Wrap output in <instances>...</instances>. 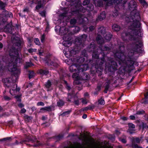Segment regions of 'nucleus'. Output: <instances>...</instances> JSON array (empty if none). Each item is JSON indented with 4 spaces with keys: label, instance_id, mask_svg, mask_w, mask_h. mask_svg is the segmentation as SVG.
<instances>
[{
    "label": "nucleus",
    "instance_id": "obj_38",
    "mask_svg": "<svg viewBox=\"0 0 148 148\" xmlns=\"http://www.w3.org/2000/svg\"><path fill=\"white\" fill-rule=\"evenodd\" d=\"M77 21L76 19L73 18L71 19L70 21V23L71 25H74L76 23Z\"/></svg>",
    "mask_w": 148,
    "mask_h": 148
},
{
    "label": "nucleus",
    "instance_id": "obj_5",
    "mask_svg": "<svg viewBox=\"0 0 148 148\" xmlns=\"http://www.w3.org/2000/svg\"><path fill=\"white\" fill-rule=\"evenodd\" d=\"M70 10L71 11H67L63 12L59 15L60 17H67V19H69L71 18V16L72 15L76 16L78 15L79 16V19L80 21V22L81 23H84V21L85 19H86L87 20L88 19L86 18H83V16L82 14L79 13V10H75L74 11H71V10H69V11Z\"/></svg>",
    "mask_w": 148,
    "mask_h": 148
},
{
    "label": "nucleus",
    "instance_id": "obj_33",
    "mask_svg": "<svg viewBox=\"0 0 148 148\" xmlns=\"http://www.w3.org/2000/svg\"><path fill=\"white\" fill-rule=\"evenodd\" d=\"M94 2L96 4H97V5L101 7L103 5V3L101 1H97L96 0H94Z\"/></svg>",
    "mask_w": 148,
    "mask_h": 148
},
{
    "label": "nucleus",
    "instance_id": "obj_59",
    "mask_svg": "<svg viewBox=\"0 0 148 148\" xmlns=\"http://www.w3.org/2000/svg\"><path fill=\"white\" fill-rule=\"evenodd\" d=\"M15 98L17 99L18 101H20V96L19 95L16 96L15 97Z\"/></svg>",
    "mask_w": 148,
    "mask_h": 148
},
{
    "label": "nucleus",
    "instance_id": "obj_57",
    "mask_svg": "<svg viewBox=\"0 0 148 148\" xmlns=\"http://www.w3.org/2000/svg\"><path fill=\"white\" fill-rule=\"evenodd\" d=\"M135 116L131 115L130 116V119L132 120H134L135 119Z\"/></svg>",
    "mask_w": 148,
    "mask_h": 148
},
{
    "label": "nucleus",
    "instance_id": "obj_44",
    "mask_svg": "<svg viewBox=\"0 0 148 148\" xmlns=\"http://www.w3.org/2000/svg\"><path fill=\"white\" fill-rule=\"evenodd\" d=\"M110 83V82L109 81L107 82L106 83V84L105 86V89L106 90H108L109 88V84Z\"/></svg>",
    "mask_w": 148,
    "mask_h": 148
},
{
    "label": "nucleus",
    "instance_id": "obj_32",
    "mask_svg": "<svg viewBox=\"0 0 148 148\" xmlns=\"http://www.w3.org/2000/svg\"><path fill=\"white\" fill-rule=\"evenodd\" d=\"M71 111V110H69L67 111L64 112L62 113L60 115L62 116H64L69 114Z\"/></svg>",
    "mask_w": 148,
    "mask_h": 148
},
{
    "label": "nucleus",
    "instance_id": "obj_46",
    "mask_svg": "<svg viewBox=\"0 0 148 148\" xmlns=\"http://www.w3.org/2000/svg\"><path fill=\"white\" fill-rule=\"evenodd\" d=\"M3 98L6 101H9L11 100V99L10 97L6 95L4 96Z\"/></svg>",
    "mask_w": 148,
    "mask_h": 148
},
{
    "label": "nucleus",
    "instance_id": "obj_8",
    "mask_svg": "<svg viewBox=\"0 0 148 148\" xmlns=\"http://www.w3.org/2000/svg\"><path fill=\"white\" fill-rule=\"evenodd\" d=\"M69 32L67 34L64 35L63 39L64 40L62 43V45L65 47H69L72 45V42L70 41L71 40V37Z\"/></svg>",
    "mask_w": 148,
    "mask_h": 148
},
{
    "label": "nucleus",
    "instance_id": "obj_27",
    "mask_svg": "<svg viewBox=\"0 0 148 148\" xmlns=\"http://www.w3.org/2000/svg\"><path fill=\"white\" fill-rule=\"evenodd\" d=\"M144 96L145 99L142 102V103L145 104H148V100L147 99L148 98V92L145 94Z\"/></svg>",
    "mask_w": 148,
    "mask_h": 148
},
{
    "label": "nucleus",
    "instance_id": "obj_31",
    "mask_svg": "<svg viewBox=\"0 0 148 148\" xmlns=\"http://www.w3.org/2000/svg\"><path fill=\"white\" fill-rule=\"evenodd\" d=\"M140 2L143 5L145 8H146L147 6V4L144 0H139Z\"/></svg>",
    "mask_w": 148,
    "mask_h": 148
},
{
    "label": "nucleus",
    "instance_id": "obj_43",
    "mask_svg": "<svg viewBox=\"0 0 148 148\" xmlns=\"http://www.w3.org/2000/svg\"><path fill=\"white\" fill-rule=\"evenodd\" d=\"M11 139V138L10 137H6V138H4L3 139H1L0 140V141H7V140L9 141Z\"/></svg>",
    "mask_w": 148,
    "mask_h": 148
},
{
    "label": "nucleus",
    "instance_id": "obj_29",
    "mask_svg": "<svg viewBox=\"0 0 148 148\" xmlns=\"http://www.w3.org/2000/svg\"><path fill=\"white\" fill-rule=\"evenodd\" d=\"M64 103L63 101L61 100H60L57 102V106L58 107H61L63 106Z\"/></svg>",
    "mask_w": 148,
    "mask_h": 148
},
{
    "label": "nucleus",
    "instance_id": "obj_28",
    "mask_svg": "<svg viewBox=\"0 0 148 148\" xmlns=\"http://www.w3.org/2000/svg\"><path fill=\"white\" fill-rule=\"evenodd\" d=\"M73 30V32H72V34H75L78 32L80 28L78 26H75L74 27V29H72Z\"/></svg>",
    "mask_w": 148,
    "mask_h": 148
},
{
    "label": "nucleus",
    "instance_id": "obj_18",
    "mask_svg": "<svg viewBox=\"0 0 148 148\" xmlns=\"http://www.w3.org/2000/svg\"><path fill=\"white\" fill-rule=\"evenodd\" d=\"M137 5L136 2L134 0H132L129 3L128 7L129 9H135L137 8Z\"/></svg>",
    "mask_w": 148,
    "mask_h": 148
},
{
    "label": "nucleus",
    "instance_id": "obj_11",
    "mask_svg": "<svg viewBox=\"0 0 148 148\" xmlns=\"http://www.w3.org/2000/svg\"><path fill=\"white\" fill-rule=\"evenodd\" d=\"M69 2L74 9L75 8L76 9H83L82 8L80 0H71L70 2Z\"/></svg>",
    "mask_w": 148,
    "mask_h": 148
},
{
    "label": "nucleus",
    "instance_id": "obj_36",
    "mask_svg": "<svg viewBox=\"0 0 148 148\" xmlns=\"http://www.w3.org/2000/svg\"><path fill=\"white\" fill-rule=\"evenodd\" d=\"M145 112L143 110L137 111L136 114H134L135 115H137L142 114H144Z\"/></svg>",
    "mask_w": 148,
    "mask_h": 148
},
{
    "label": "nucleus",
    "instance_id": "obj_42",
    "mask_svg": "<svg viewBox=\"0 0 148 148\" xmlns=\"http://www.w3.org/2000/svg\"><path fill=\"white\" fill-rule=\"evenodd\" d=\"M34 42L36 45H40V42L38 38H36L34 40Z\"/></svg>",
    "mask_w": 148,
    "mask_h": 148
},
{
    "label": "nucleus",
    "instance_id": "obj_35",
    "mask_svg": "<svg viewBox=\"0 0 148 148\" xmlns=\"http://www.w3.org/2000/svg\"><path fill=\"white\" fill-rule=\"evenodd\" d=\"M131 147L132 148H143L142 147L139 146L137 144H135L133 142L132 143Z\"/></svg>",
    "mask_w": 148,
    "mask_h": 148
},
{
    "label": "nucleus",
    "instance_id": "obj_12",
    "mask_svg": "<svg viewBox=\"0 0 148 148\" xmlns=\"http://www.w3.org/2000/svg\"><path fill=\"white\" fill-rule=\"evenodd\" d=\"M73 99L74 103L77 106L79 105V100L78 98V97L76 95L74 96L73 97L72 94H71L69 93L68 94V97L67 98V101H71V99Z\"/></svg>",
    "mask_w": 148,
    "mask_h": 148
},
{
    "label": "nucleus",
    "instance_id": "obj_9",
    "mask_svg": "<svg viewBox=\"0 0 148 148\" xmlns=\"http://www.w3.org/2000/svg\"><path fill=\"white\" fill-rule=\"evenodd\" d=\"M49 0H40L38 1L37 0H32V1L29 2V4H37L36 6V9H39L43 7V5L45 4Z\"/></svg>",
    "mask_w": 148,
    "mask_h": 148
},
{
    "label": "nucleus",
    "instance_id": "obj_54",
    "mask_svg": "<svg viewBox=\"0 0 148 148\" xmlns=\"http://www.w3.org/2000/svg\"><path fill=\"white\" fill-rule=\"evenodd\" d=\"M141 140V139H140V138H136L135 139V142L137 143H140Z\"/></svg>",
    "mask_w": 148,
    "mask_h": 148
},
{
    "label": "nucleus",
    "instance_id": "obj_45",
    "mask_svg": "<svg viewBox=\"0 0 148 148\" xmlns=\"http://www.w3.org/2000/svg\"><path fill=\"white\" fill-rule=\"evenodd\" d=\"M89 109V108L88 107H85V108H84L81 109V110H79V112H81L83 111H87Z\"/></svg>",
    "mask_w": 148,
    "mask_h": 148
},
{
    "label": "nucleus",
    "instance_id": "obj_24",
    "mask_svg": "<svg viewBox=\"0 0 148 148\" xmlns=\"http://www.w3.org/2000/svg\"><path fill=\"white\" fill-rule=\"evenodd\" d=\"M112 36L111 34L108 33L104 37L105 40L107 41H109L111 39Z\"/></svg>",
    "mask_w": 148,
    "mask_h": 148
},
{
    "label": "nucleus",
    "instance_id": "obj_10",
    "mask_svg": "<svg viewBox=\"0 0 148 148\" xmlns=\"http://www.w3.org/2000/svg\"><path fill=\"white\" fill-rule=\"evenodd\" d=\"M55 30L56 32H59V34L63 35L67 34L69 31L68 28L64 27H61L59 26H56L55 27Z\"/></svg>",
    "mask_w": 148,
    "mask_h": 148
},
{
    "label": "nucleus",
    "instance_id": "obj_2",
    "mask_svg": "<svg viewBox=\"0 0 148 148\" xmlns=\"http://www.w3.org/2000/svg\"><path fill=\"white\" fill-rule=\"evenodd\" d=\"M89 49H90L89 51L92 52V61L96 62V63H94L92 64V67L95 66L96 69V71L98 72V71L99 72L100 74H101V73L102 71V64L105 62L104 58L105 56H103V58H99V55L101 54V53L100 54H98L97 52L95 51V50L96 49L95 46L93 42H92L90 45Z\"/></svg>",
    "mask_w": 148,
    "mask_h": 148
},
{
    "label": "nucleus",
    "instance_id": "obj_61",
    "mask_svg": "<svg viewBox=\"0 0 148 148\" xmlns=\"http://www.w3.org/2000/svg\"><path fill=\"white\" fill-rule=\"evenodd\" d=\"M104 49V50L106 51L109 50H110V48L109 47H108L105 46Z\"/></svg>",
    "mask_w": 148,
    "mask_h": 148
},
{
    "label": "nucleus",
    "instance_id": "obj_62",
    "mask_svg": "<svg viewBox=\"0 0 148 148\" xmlns=\"http://www.w3.org/2000/svg\"><path fill=\"white\" fill-rule=\"evenodd\" d=\"M18 106L19 107L22 108L24 106V105L22 103H20L18 105Z\"/></svg>",
    "mask_w": 148,
    "mask_h": 148
},
{
    "label": "nucleus",
    "instance_id": "obj_1",
    "mask_svg": "<svg viewBox=\"0 0 148 148\" xmlns=\"http://www.w3.org/2000/svg\"><path fill=\"white\" fill-rule=\"evenodd\" d=\"M130 14H126L125 20L128 23H130L128 32H124L121 34V38L124 40H130L134 41L131 45L132 50L129 51L126 55L124 51L125 47L122 42L118 43L116 47L119 48L116 51L114 50L113 53L115 62L110 60V66L109 70L113 72L117 70L118 65L117 62L122 66L130 67L133 66L134 62L132 60V56L134 52H139L143 46L142 41V34L140 26V12L137 10H132L130 11Z\"/></svg>",
    "mask_w": 148,
    "mask_h": 148
},
{
    "label": "nucleus",
    "instance_id": "obj_64",
    "mask_svg": "<svg viewBox=\"0 0 148 148\" xmlns=\"http://www.w3.org/2000/svg\"><path fill=\"white\" fill-rule=\"evenodd\" d=\"M121 141L123 143H126V140L124 139H122L121 140Z\"/></svg>",
    "mask_w": 148,
    "mask_h": 148
},
{
    "label": "nucleus",
    "instance_id": "obj_49",
    "mask_svg": "<svg viewBox=\"0 0 148 148\" xmlns=\"http://www.w3.org/2000/svg\"><path fill=\"white\" fill-rule=\"evenodd\" d=\"M109 139L111 140L112 141H114L115 140V137L113 135H111L109 137Z\"/></svg>",
    "mask_w": 148,
    "mask_h": 148
},
{
    "label": "nucleus",
    "instance_id": "obj_58",
    "mask_svg": "<svg viewBox=\"0 0 148 148\" xmlns=\"http://www.w3.org/2000/svg\"><path fill=\"white\" fill-rule=\"evenodd\" d=\"M26 110L24 108H23L21 111V112L22 113H25L26 112Z\"/></svg>",
    "mask_w": 148,
    "mask_h": 148
},
{
    "label": "nucleus",
    "instance_id": "obj_48",
    "mask_svg": "<svg viewBox=\"0 0 148 148\" xmlns=\"http://www.w3.org/2000/svg\"><path fill=\"white\" fill-rule=\"evenodd\" d=\"M45 105L44 103L42 101L38 102L37 103V106H44Z\"/></svg>",
    "mask_w": 148,
    "mask_h": 148
},
{
    "label": "nucleus",
    "instance_id": "obj_21",
    "mask_svg": "<svg viewBox=\"0 0 148 148\" xmlns=\"http://www.w3.org/2000/svg\"><path fill=\"white\" fill-rule=\"evenodd\" d=\"M39 73L41 75H47L49 73V71L47 70H43L42 69L39 70L38 71Z\"/></svg>",
    "mask_w": 148,
    "mask_h": 148
},
{
    "label": "nucleus",
    "instance_id": "obj_41",
    "mask_svg": "<svg viewBox=\"0 0 148 148\" xmlns=\"http://www.w3.org/2000/svg\"><path fill=\"white\" fill-rule=\"evenodd\" d=\"M6 5V3H3L2 1L0 2V7L2 8H3Z\"/></svg>",
    "mask_w": 148,
    "mask_h": 148
},
{
    "label": "nucleus",
    "instance_id": "obj_16",
    "mask_svg": "<svg viewBox=\"0 0 148 148\" xmlns=\"http://www.w3.org/2000/svg\"><path fill=\"white\" fill-rule=\"evenodd\" d=\"M71 65L69 67L70 71L71 72H76V71H78V65L75 64V63H73V62H71Z\"/></svg>",
    "mask_w": 148,
    "mask_h": 148
},
{
    "label": "nucleus",
    "instance_id": "obj_51",
    "mask_svg": "<svg viewBox=\"0 0 148 148\" xmlns=\"http://www.w3.org/2000/svg\"><path fill=\"white\" fill-rule=\"evenodd\" d=\"M128 125L129 128H134L135 127V125L131 123H129Z\"/></svg>",
    "mask_w": 148,
    "mask_h": 148
},
{
    "label": "nucleus",
    "instance_id": "obj_23",
    "mask_svg": "<svg viewBox=\"0 0 148 148\" xmlns=\"http://www.w3.org/2000/svg\"><path fill=\"white\" fill-rule=\"evenodd\" d=\"M78 73H74L72 76L73 78L75 80H79L80 78L79 76V73L80 72L78 71Z\"/></svg>",
    "mask_w": 148,
    "mask_h": 148
},
{
    "label": "nucleus",
    "instance_id": "obj_7",
    "mask_svg": "<svg viewBox=\"0 0 148 148\" xmlns=\"http://www.w3.org/2000/svg\"><path fill=\"white\" fill-rule=\"evenodd\" d=\"M98 32L99 34L97 36L96 39L97 42L101 44L104 43V40L101 36L100 35L104 36V35L106 33V29L104 27L102 26L98 28Z\"/></svg>",
    "mask_w": 148,
    "mask_h": 148
},
{
    "label": "nucleus",
    "instance_id": "obj_3",
    "mask_svg": "<svg viewBox=\"0 0 148 148\" xmlns=\"http://www.w3.org/2000/svg\"><path fill=\"white\" fill-rule=\"evenodd\" d=\"M13 15L12 13L8 11H3L1 14H0V32L4 31V32L12 34V28L11 25L8 24L4 26L5 23L7 22V18H12Z\"/></svg>",
    "mask_w": 148,
    "mask_h": 148
},
{
    "label": "nucleus",
    "instance_id": "obj_22",
    "mask_svg": "<svg viewBox=\"0 0 148 148\" xmlns=\"http://www.w3.org/2000/svg\"><path fill=\"white\" fill-rule=\"evenodd\" d=\"M112 29L114 31L116 32H118L119 31L120 29V26L116 24H114L112 26Z\"/></svg>",
    "mask_w": 148,
    "mask_h": 148
},
{
    "label": "nucleus",
    "instance_id": "obj_37",
    "mask_svg": "<svg viewBox=\"0 0 148 148\" xmlns=\"http://www.w3.org/2000/svg\"><path fill=\"white\" fill-rule=\"evenodd\" d=\"M35 76V73L33 71L30 72L29 75V79H31Z\"/></svg>",
    "mask_w": 148,
    "mask_h": 148
},
{
    "label": "nucleus",
    "instance_id": "obj_6",
    "mask_svg": "<svg viewBox=\"0 0 148 148\" xmlns=\"http://www.w3.org/2000/svg\"><path fill=\"white\" fill-rule=\"evenodd\" d=\"M87 38V36L85 34L83 35L80 38H77L75 39V44L77 45V49H76L75 48L72 49L70 52V54L71 56L73 54H75L77 53V52L79 51V45H80L82 42V40L84 41Z\"/></svg>",
    "mask_w": 148,
    "mask_h": 148
},
{
    "label": "nucleus",
    "instance_id": "obj_20",
    "mask_svg": "<svg viewBox=\"0 0 148 148\" xmlns=\"http://www.w3.org/2000/svg\"><path fill=\"white\" fill-rule=\"evenodd\" d=\"M47 63L48 65L53 66L55 67H57L58 66V60H56L54 62L51 61L50 60H49L47 62Z\"/></svg>",
    "mask_w": 148,
    "mask_h": 148
},
{
    "label": "nucleus",
    "instance_id": "obj_52",
    "mask_svg": "<svg viewBox=\"0 0 148 148\" xmlns=\"http://www.w3.org/2000/svg\"><path fill=\"white\" fill-rule=\"evenodd\" d=\"M82 100V102L84 104H86L87 102L85 99L82 98L81 99Z\"/></svg>",
    "mask_w": 148,
    "mask_h": 148
},
{
    "label": "nucleus",
    "instance_id": "obj_53",
    "mask_svg": "<svg viewBox=\"0 0 148 148\" xmlns=\"http://www.w3.org/2000/svg\"><path fill=\"white\" fill-rule=\"evenodd\" d=\"M86 51L85 50H83L81 54L82 55L84 56H86Z\"/></svg>",
    "mask_w": 148,
    "mask_h": 148
},
{
    "label": "nucleus",
    "instance_id": "obj_60",
    "mask_svg": "<svg viewBox=\"0 0 148 148\" xmlns=\"http://www.w3.org/2000/svg\"><path fill=\"white\" fill-rule=\"evenodd\" d=\"M94 29V27L93 26H91L89 27V29L90 31H92Z\"/></svg>",
    "mask_w": 148,
    "mask_h": 148
},
{
    "label": "nucleus",
    "instance_id": "obj_19",
    "mask_svg": "<svg viewBox=\"0 0 148 148\" xmlns=\"http://www.w3.org/2000/svg\"><path fill=\"white\" fill-rule=\"evenodd\" d=\"M106 17V13L105 11H103L101 12L100 15L98 16V17L96 19V21L98 20L102 21Z\"/></svg>",
    "mask_w": 148,
    "mask_h": 148
},
{
    "label": "nucleus",
    "instance_id": "obj_40",
    "mask_svg": "<svg viewBox=\"0 0 148 148\" xmlns=\"http://www.w3.org/2000/svg\"><path fill=\"white\" fill-rule=\"evenodd\" d=\"M99 103L101 105H103L105 104L104 100L102 99H101L98 101Z\"/></svg>",
    "mask_w": 148,
    "mask_h": 148
},
{
    "label": "nucleus",
    "instance_id": "obj_50",
    "mask_svg": "<svg viewBox=\"0 0 148 148\" xmlns=\"http://www.w3.org/2000/svg\"><path fill=\"white\" fill-rule=\"evenodd\" d=\"M45 38V35L44 34H43L41 37V42H43Z\"/></svg>",
    "mask_w": 148,
    "mask_h": 148
},
{
    "label": "nucleus",
    "instance_id": "obj_39",
    "mask_svg": "<svg viewBox=\"0 0 148 148\" xmlns=\"http://www.w3.org/2000/svg\"><path fill=\"white\" fill-rule=\"evenodd\" d=\"M64 83L66 85V89L68 90H69L71 89V87L67 83L66 81H64Z\"/></svg>",
    "mask_w": 148,
    "mask_h": 148
},
{
    "label": "nucleus",
    "instance_id": "obj_47",
    "mask_svg": "<svg viewBox=\"0 0 148 148\" xmlns=\"http://www.w3.org/2000/svg\"><path fill=\"white\" fill-rule=\"evenodd\" d=\"M90 2L89 0H84L83 2V4L84 5L88 4Z\"/></svg>",
    "mask_w": 148,
    "mask_h": 148
},
{
    "label": "nucleus",
    "instance_id": "obj_55",
    "mask_svg": "<svg viewBox=\"0 0 148 148\" xmlns=\"http://www.w3.org/2000/svg\"><path fill=\"white\" fill-rule=\"evenodd\" d=\"M25 117L26 119H27V121H29V120H31V119H32V118L31 117L28 116L27 115L25 116Z\"/></svg>",
    "mask_w": 148,
    "mask_h": 148
},
{
    "label": "nucleus",
    "instance_id": "obj_14",
    "mask_svg": "<svg viewBox=\"0 0 148 148\" xmlns=\"http://www.w3.org/2000/svg\"><path fill=\"white\" fill-rule=\"evenodd\" d=\"M84 58L83 57H79L76 58H73L71 59H69L68 62H73V63H81L84 62Z\"/></svg>",
    "mask_w": 148,
    "mask_h": 148
},
{
    "label": "nucleus",
    "instance_id": "obj_15",
    "mask_svg": "<svg viewBox=\"0 0 148 148\" xmlns=\"http://www.w3.org/2000/svg\"><path fill=\"white\" fill-rule=\"evenodd\" d=\"M57 82L56 81V83L55 82H51L50 80H48L45 84V86L47 88V91L53 89V85H56L57 84Z\"/></svg>",
    "mask_w": 148,
    "mask_h": 148
},
{
    "label": "nucleus",
    "instance_id": "obj_56",
    "mask_svg": "<svg viewBox=\"0 0 148 148\" xmlns=\"http://www.w3.org/2000/svg\"><path fill=\"white\" fill-rule=\"evenodd\" d=\"M36 50V49H28V51L29 53H32Z\"/></svg>",
    "mask_w": 148,
    "mask_h": 148
},
{
    "label": "nucleus",
    "instance_id": "obj_17",
    "mask_svg": "<svg viewBox=\"0 0 148 148\" xmlns=\"http://www.w3.org/2000/svg\"><path fill=\"white\" fill-rule=\"evenodd\" d=\"M88 68V64H84L80 66L78 65V71L80 72H82L86 71Z\"/></svg>",
    "mask_w": 148,
    "mask_h": 148
},
{
    "label": "nucleus",
    "instance_id": "obj_25",
    "mask_svg": "<svg viewBox=\"0 0 148 148\" xmlns=\"http://www.w3.org/2000/svg\"><path fill=\"white\" fill-rule=\"evenodd\" d=\"M41 111H51V107L50 106L45 107L42 108L40 109Z\"/></svg>",
    "mask_w": 148,
    "mask_h": 148
},
{
    "label": "nucleus",
    "instance_id": "obj_13",
    "mask_svg": "<svg viewBox=\"0 0 148 148\" xmlns=\"http://www.w3.org/2000/svg\"><path fill=\"white\" fill-rule=\"evenodd\" d=\"M20 90V88L19 87H17V84H13L12 86L10 88V92L12 95H13L17 93V92H18Z\"/></svg>",
    "mask_w": 148,
    "mask_h": 148
},
{
    "label": "nucleus",
    "instance_id": "obj_30",
    "mask_svg": "<svg viewBox=\"0 0 148 148\" xmlns=\"http://www.w3.org/2000/svg\"><path fill=\"white\" fill-rule=\"evenodd\" d=\"M33 65L34 64L31 62H26L25 65V69H27L28 67Z\"/></svg>",
    "mask_w": 148,
    "mask_h": 148
},
{
    "label": "nucleus",
    "instance_id": "obj_26",
    "mask_svg": "<svg viewBox=\"0 0 148 148\" xmlns=\"http://www.w3.org/2000/svg\"><path fill=\"white\" fill-rule=\"evenodd\" d=\"M38 10V12H39L40 15L43 17H45L46 12L45 10Z\"/></svg>",
    "mask_w": 148,
    "mask_h": 148
},
{
    "label": "nucleus",
    "instance_id": "obj_34",
    "mask_svg": "<svg viewBox=\"0 0 148 148\" xmlns=\"http://www.w3.org/2000/svg\"><path fill=\"white\" fill-rule=\"evenodd\" d=\"M113 12L111 15L113 17L116 16L118 15V10H114Z\"/></svg>",
    "mask_w": 148,
    "mask_h": 148
},
{
    "label": "nucleus",
    "instance_id": "obj_4",
    "mask_svg": "<svg viewBox=\"0 0 148 148\" xmlns=\"http://www.w3.org/2000/svg\"><path fill=\"white\" fill-rule=\"evenodd\" d=\"M13 42L15 43V45L17 46L18 47L16 48L12 47L9 51V55L10 59L8 62L12 63L14 62L17 64L18 63H20L22 57L20 56L19 52L20 51V47L21 45V42L20 41L14 42V41L12 40Z\"/></svg>",
    "mask_w": 148,
    "mask_h": 148
},
{
    "label": "nucleus",
    "instance_id": "obj_63",
    "mask_svg": "<svg viewBox=\"0 0 148 148\" xmlns=\"http://www.w3.org/2000/svg\"><path fill=\"white\" fill-rule=\"evenodd\" d=\"M121 119L123 121H126L127 120V118L125 117H121Z\"/></svg>",
    "mask_w": 148,
    "mask_h": 148
}]
</instances>
